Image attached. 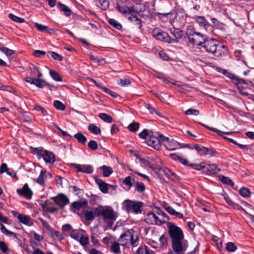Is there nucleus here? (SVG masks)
I'll use <instances>...</instances> for the list:
<instances>
[{
    "instance_id": "nucleus-6",
    "label": "nucleus",
    "mask_w": 254,
    "mask_h": 254,
    "mask_svg": "<svg viewBox=\"0 0 254 254\" xmlns=\"http://www.w3.org/2000/svg\"><path fill=\"white\" fill-rule=\"evenodd\" d=\"M133 0H118L116 3V8L123 15L134 12V6L132 5Z\"/></svg>"
},
{
    "instance_id": "nucleus-21",
    "label": "nucleus",
    "mask_w": 254,
    "mask_h": 254,
    "mask_svg": "<svg viewBox=\"0 0 254 254\" xmlns=\"http://www.w3.org/2000/svg\"><path fill=\"white\" fill-rule=\"evenodd\" d=\"M69 236L71 238H88L86 232L81 229L73 230Z\"/></svg>"
},
{
    "instance_id": "nucleus-53",
    "label": "nucleus",
    "mask_w": 254,
    "mask_h": 254,
    "mask_svg": "<svg viewBox=\"0 0 254 254\" xmlns=\"http://www.w3.org/2000/svg\"><path fill=\"white\" fill-rule=\"evenodd\" d=\"M54 106L57 109L60 110L61 111H64L65 109V105L61 101L58 100H56L54 102Z\"/></svg>"
},
{
    "instance_id": "nucleus-55",
    "label": "nucleus",
    "mask_w": 254,
    "mask_h": 254,
    "mask_svg": "<svg viewBox=\"0 0 254 254\" xmlns=\"http://www.w3.org/2000/svg\"><path fill=\"white\" fill-rule=\"evenodd\" d=\"M49 53L51 55L52 58H53L55 60H57L58 61H62L63 59V57L61 55H60L56 52H54L53 51H50V52H49Z\"/></svg>"
},
{
    "instance_id": "nucleus-61",
    "label": "nucleus",
    "mask_w": 254,
    "mask_h": 254,
    "mask_svg": "<svg viewBox=\"0 0 254 254\" xmlns=\"http://www.w3.org/2000/svg\"><path fill=\"white\" fill-rule=\"evenodd\" d=\"M0 250L4 253L8 252V248L5 243L0 241Z\"/></svg>"
},
{
    "instance_id": "nucleus-54",
    "label": "nucleus",
    "mask_w": 254,
    "mask_h": 254,
    "mask_svg": "<svg viewBox=\"0 0 254 254\" xmlns=\"http://www.w3.org/2000/svg\"><path fill=\"white\" fill-rule=\"evenodd\" d=\"M236 85H238V84L243 83L244 84H252V82L250 81H248L247 80H245L242 78H239L238 76H236V77L235 79V81L234 82Z\"/></svg>"
},
{
    "instance_id": "nucleus-64",
    "label": "nucleus",
    "mask_w": 254,
    "mask_h": 254,
    "mask_svg": "<svg viewBox=\"0 0 254 254\" xmlns=\"http://www.w3.org/2000/svg\"><path fill=\"white\" fill-rule=\"evenodd\" d=\"M62 230L64 233H71V231H72L71 226L68 224L64 225L62 227Z\"/></svg>"
},
{
    "instance_id": "nucleus-13",
    "label": "nucleus",
    "mask_w": 254,
    "mask_h": 254,
    "mask_svg": "<svg viewBox=\"0 0 254 254\" xmlns=\"http://www.w3.org/2000/svg\"><path fill=\"white\" fill-rule=\"evenodd\" d=\"M16 192L19 195L24 196L28 199H30L33 194L32 191L27 184H25L22 189H17Z\"/></svg>"
},
{
    "instance_id": "nucleus-59",
    "label": "nucleus",
    "mask_w": 254,
    "mask_h": 254,
    "mask_svg": "<svg viewBox=\"0 0 254 254\" xmlns=\"http://www.w3.org/2000/svg\"><path fill=\"white\" fill-rule=\"evenodd\" d=\"M199 111L195 109H189L185 112V114L187 115L198 116L199 115Z\"/></svg>"
},
{
    "instance_id": "nucleus-62",
    "label": "nucleus",
    "mask_w": 254,
    "mask_h": 254,
    "mask_svg": "<svg viewBox=\"0 0 254 254\" xmlns=\"http://www.w3.org/2000/svg\"><path fill=\"white\" fill-rule=\"evenodd\" d=\"M130 81L129 79L125 78V79H121L119 80L118 84L122 86H125L126 85H128L130 84Z\"/></svg>"
},
{
    "instance_id": "nucleus-24",
    "label": "nucleus",
    "mask_w": 254,
    "mask_h": 254,
    "mask_svg": "<svg viewBox=\"0 0 254 254\" xmlns=\"http://www.w3.org/2000/svg\"><path fill=\"white\" fill-rule=\"evenodd\" d=\"M96 183L98 184L99 187V189L100 190L104 193H106L108 192V184L105 182H103L101 179H97L96 180Z\"/></svg>"
},
{
    "instance_id": "nucleus-7",
    "label": "nucleus",
    "mask_w": 254,
    "mask_h": 254,
    "mask_svg": "<svg viewBox=\"0 0 254 254\" xmlns=\"http://www.w3.org/2000/svg\"><path fill=\"white\" fill-rule=\"evenodd\" d=\"M95 213H97L98 216H102L105 221H108L110 227H112L113 222L116 219L115 212L112 208L103 210L96 208Z\"/></svg>"
},
{
    "instance_id": "nucleus-23",
    "label": "nucleus",
    "mask_w": 254,
    "mask_h": 254,
    "mask_svg": "<svg viewBox=\"0 0 254 254\" xmlns=\"http://www.w3.org/2000/svg\"><path fill=\"white\" fill-rule=\"evenodd\" d=\"M217 71L220 73H222L223 75H225L226 77L232 79L233 83L235 81V79L237 76H235L233 73L230 72L226 69H222L220 67H217L216 69Z\"/></svg>"
},
{
    "instance_id": "nucleus-37",
    "label": "nucleus",
    "mask_w": 254,
    "mask_h": 254,
    "mask_svg": "<svg viewBox=\"0 0 254 254\" xmlns=\"http://www.w3.org/2000/svg\"><path fill=\"white\" fill-rule=\"evenodd\" d=\"M95 215H97V213H95V209L94 210L87 211L85 213V217L88 221L93 220Z\"/></svg>"
},
{
    "instance_id": "nucleus-46",
    "label": "nucleus",
    "mask_w": 254,
    "mask_h": 254,
    "mask_svg": "<svg viewBox=\"0 0 254 254\" xmlns=\"http://www.w3.org/2000/svg\"><path fill=\"white\" fill-rule=\"evenodd\" d=\"M109 23L111 25L113 26L114 27H115L118 30H120L122 28V25L118 21H117L116 20L114 19H110L109 20Z\"/></svg>"
},
{
    "instance_id": "nucleus-34",
    "label": "nucleus",
    "mask_w": 254,
    "mask_h": 254,
    "mask_svg": "<svg viewBox=\"0 0 254 254\" xmlns=\"http://www.w3.org/2000/svg\"><path fill=\"white\" fill-rule=\"evenodd\" d=\"M35 27L41 32H47V33H51V31H53V30L52 29H48V27L40 24L39 23H35Z\"/></svg>"
},
{
    "instance_id": "nucleus-10",
    "label": "nucleus",
    "mask_w": 254,
    "mask_h": 254,
    "mask_svg": "<svg viewBox=\"0 0 254 254\" xmlns=\"http://www.w3.org/2000/svg\"><path fill=\"white\" fill-rule=\"evenodd\" d=\"M146 222L153 225H161L165 223V220L161 219L156 213L153 211L149 212L145 219Z\"/></svg>"
},
{
    "instance_id": "nucleus-48",
    "label": "nucleus",
    "mask_w": 254,
    "mask_h": 254,
    "mask_svg": "<svg viewBox=\"0 0 254 254\" xmlns=\"http://www.w3.org/2000/svg\"><path fill=\"white\" fill-rule=\"evenodd\" d=\"M50 74L52 78L56 81H61L62 80L59 74L54 70H50Z\"/></svg>"
},
{
    "instance_id": "nucleus-27",
    "label": "nucleus",
    "mask_w": 254,
    "mask_h": 254,
    "mask_svg": "<svg viewBox=\"0 0 254 254\" xmlns=\"http://www.w3.org/2000/svg\"><path fill=\"white\" fill-rule=\"evenodd\" d=\"M138 254H155L152 250H149L147 246H143L140 247L137 250Z\"/></svg>"
},
{
    "instance_id": "nucleus-58",
    "label": "nucleus",
    "mask_w": 254,
    "mask_h": 254,
    "mask_svg": "<svg viewBox=\"0 0 254 254\" xmlns=\"http://www.w3.org/2000/svg\"><path fill=\"white\" fill-rule=\"evenodd\" d=\"M88 147L93 150H95L98 148V144L96 141L91 140L88 143Z\"/></svg>"
},
{
    "instance_id": "nucleus-30",
    "label": "nucleus",
    "mask_w": 254,
    "mask_h": 254,
    "mask_svg": "<svg viewBox=\"0 0 254 254\" xmlns=\"http://www.w3.org/2000/svg\"><path fill=\"white\" fill-rule=\"evenodd\" d=\"M87 205V202L86 201H84L83 202H73L71 204V207L73 209H74L76 210H79L81 208L86 206Z\"/></svg>"
},
{
    "instance_id": "nucleus-19",
    "label": "nucleus",
    "mask_w": 254,
    "mask_h": 254,
    "mask_svg": "<svg viewBox=\"0 0 254 254\" xmlns=\"http://www.w3.org/2000/svg\"><path fill=\"white\" fill-rule=\"evenodd\" d=\"M182 239H172V248L173 251L177 253V254H185L182 251H185L184 249L181 240Z\"/></svg>"
},
{
    "instance_id": "nucleus-57",
    "label": "nucleus",
    "mask_w": 254,
    "mask_h": 254,
    "mask_svg": "<svg viewBox=\"0 0 254 254\" xmlns=\"http://www.w3.org/2000/svg\"><path fill=\"white\" fill-rule=\"evenodd\" d=\"M164 207L170 214L174 215L176 211L171 206H169L167 203H165Z\"/></svg>"
},
{
    "instance_id": "nucleus-33",
    "label": "nucleus",
    "mask_w": 254,
    "mask_h": 254,
    "mask_svg": "<svg viewBox=\"0 0 254 254\" xmlns=\"http://www.w3.org/2000/svg\"><path fill=\"white\" fill-rule=\"evenodd\" d=\"M166 176L172 181H177L178 178L175 173L171 171L169 169H166L164 171Z\"/></svg>"
},
{
    "instance_id": "nucleus-52",
    "label": "nucleus",
    "mask_w": 254,
    "mask_h": 254,
    "mask_svg": "<svg viewBox=\"0 0 254 254\" xmlns=\"http://www.w3.org/2000/svg\"><path fill=\"white\" fill-rule=\"evenodd\" d=\"M134 231L132 229H129L127 231H126L123 234L121 235L120 238H124L125 237H127L128 238H133Z\"/></svg>"
},
{
    "instance_id": "nucleus-28",
    "label": "nucleus",
    "mask_w": 254,
    "mask_h": 254,
    "mask_svg": "<svg viewBox=\"0 0 254 254\" xmlns=\"http://www.w3.org/2000/svg\"><path fill=\"white\" fill-rule=\"evenodd\" d=\"M135 183V179L133 177H131L130 176H127L125 178V179L123 180V184L126 185L128 187V189H130L131 187H132Z\"/></svg>"
},
{
    "instance_id": "nucleus-43",
    "label": "nucleus",
    "mask_w": 254,
    "mask_h": 254,
    "mask_svg": "<svg viewBox=\"0 0 254 254\" xmlns=\"http://www.w3.org/2000/svg\"><path fill=\"white\" fill-rule=\"evenodd\" d=\"M1 231L7 237H16L15 234L12 232H10L6 229V228L2 224H0Z\"/></svg>"
},
{
    "instance_id": "nucleus-29",
    "label": "nucleus",
    "mask_w": 254,
    "mask_h": 254,
    "mask_svg": "<svg viewBox=\"0 0 254 254\" xmlns=\"http://www.w3.org/2000/svg\"><path fill=\"white\" fill-rule=\"evenodd\" d=\"M196 21L198 23L200 26L203 27L205 29L209 25L208 22L203 16H197L196 18Z\"/></svg>"
},
{
    "instance_id": "nucleus-25",
    "label": "nucleus",
    "mask_w": 254,
    "mask_h": 254,
    "mask_svg": "<svg viewBox=\"0 0 254 254\" xmlns=\"http://www.w3.org/2000/svg\"><path fill=\"white\" fill-rule=\"evenodd\" d=\"M41 205L45 211L54 213L57 211V209L52 206L50 203L48 201L44 202Z\"/></svg>"
},
{
    "instance_id": "nucleus-15",
    "label": "nucleus",
    "mask_w": 254,
    "mask_h": 254,
    "mask_svg": "<svg viewBox=\"0 0 254 254\" xmlns=\"http://www.w3.org/2000/svg\"><path fill=\"white\" fill-rule=\"evenodd\" d=\"M149 240L147 243L149 244L152 248H163L166 247L167 246V239H147Z\"/></svg>"
},
{
    "instance_id": "nucleus-51",
    "label": "nucleus",
    "mask_w": 254,
    "mask_h": 254,
    "mask_svg": "<svg viewBox=\"0 0 254 254\" xmlns=\"http://www.w3.org/2000/svg\"><path fill=\"white\" fill-rule=\"evenodd\" d=\"M8 17L10 19L13 20L14 21L17 22V23H23L25 21V20L24 18L19 17L13 14H11V13L9 14Z\"/></svg>"
},
{
    "instance_id": "nucleus-3",
    "label": "nucleus",
    "mask_w": 254,
    "mask_h": 254,
    "mask_svg": "<svg viewBox=\"0 0 254 254\" xmlns=\"http://www.w3.org/2000/svg\"><path fill=\"white\" fill-rule=\"evenodd\" d=\"M31 152L36 154L38 158L42 157L46 163H54L55 161V156L54 153L51 151L43 149L42 147H31Z\"/></svg>"
},
{
    "instance_id": "nucleus-38",
    "label": "nucleus",
    "mask_w": 254,
    "mask_h": 254,
    "mask_svg": "<svg viewBox=\"0 0 254 254\" xmlns=\"http://www.w3.org/2000/svg\"><path fill=\"white\" fill-rule=\"evenodd\" d=\"M153 211L156 213V214H157L161 219H163V220H165L166 219L167 220L169 219L166 214L163 212L159 207H155Z\"/></svg>"
},
{
    "instance_id": "nucleus-9",
    "label": "nucleus",
    "mask_w": 254,
    "mask_h": 254,
    "mask_svg": "<svg viewBox=\"0 0 254 254\" xmlns=\"http://www.w3.org/2000/svg\"><path fill=\"white\" fill-rule=\"evenodd\" d=\"M194 148L197 153L201 156L212 157L215 156L217 153L216 151L212 148H207L198 144H195L194 145Z\"/></svg>"
},
{
    "instance_id": "nucleus-12",
    "label": "nucleus",
    "mask_w": 254,
    "mask_h": 254,
    "mask_svg": "<svg viewBox=\"0 0 254 254\" xmlns=\"http://www.w3.org/2000/svg\"><path fill=\"white\" fill-rule=\"evenodd\" d=\"M206 39L203 34L197 32L192 37L189 38V41L194 45L202 46Z\"/></svg>"
},
{
    "instance_id": "nucleus-8",
    "label": "nucleus",
    "mask_w": 254,
    "mask_h": 254,
    "mask_svg": "<svg viewBox=\"0 0 254 254\" xmlns=\"http://www.w3.org/2000/svg\"><path fill=\"white\" fill-rule=\"evenodd\" d=\"M167 226L168 228V232L171 238H183V232L179 227L171 222H168Z\"/></svg>"
},
{
    "instance_id": "nucleus-63",
    "label": "nucleus",
    "mask_w": 254,
    "mask_h": 254,
    "mask_svg": "<svg viewBox=\"0 0 254 254\" xmlns=\"http://www.w3.org/2000/svg\"><path fill=\"white\" fill-rule=\"evenodd\" d=\"M196 32L194 31L193 29L191 28V27H188L187 28L186 34L189 39L190 37H192L194 34Z\"/></svg>"
},
{
    "instance_id": "nucleus-56",
    "label": "nucleus",
    "mask_w": 254,
    "mask_h": 254,
    "mask_svg": "<svg viewBox=\"0 0 254 254\" xmlns=\"http://www.w3.org/2000/svg\"><path fill=\"white\" fill-rule=\"evenodd\" d=\"M221 181L223 183L229 185L231 187L234 186V182L228 177L222 176L221 178Z\"/></svg>"
},
{
    "instance_id": "nucleus-5",
    "label": "nucleus",
    "mask_w": 254,
    "mask_h": 254,
    "mask_svg": "<svg viewBox=\"0 0 254 254\" xmlns=\"http://www.w3.org/2000/svg\"><path fill=\"white\" fill-rule=\"evenodd\" d=\"M142 203L140 201L125 200L122 203V208L127 212H133L135 214L141 213Z\"/></svg>"
},
{
    "instance_id": "nucleus-11",
    "label": "nucleus",
    "mask_w": 254,
    "mask_h": 254,
    "mask_svg": "<svg viewBox=\"0 0 254 254\" xmlns=\"http://www.w3.org/2000/svg\"><path fill=\"white\" fill-rule=\"evenodd\" d=\"M165 147L166 149L169 151H173L181 148L190 147L188 144L181 143L173 139L170 138Z\"/></svg>"
},
{
    "instance_id": "nucleus-26",
    "label": "nucleus",
    "mask_w": 254,
    "mask_h": 254,
    "mask_svg": "<svg viewBox=\"0 0 254 254\" xmlns=\"http://www.w3.org/2000/svg\"><path fill=\"white\" fill-rule=\"evenodd\" d=\"M128 20L133 23L138 28L140 29L142 26L141 20L136 15H133L127 17Z\"/></svg>"
},
{
    "instance_id": "nucleus-39",
    "label": "nucleus",
    "mask_w": 254,
    "mask_h": 254,
    "mask_svg": "<svg viewBox=\"0 0 254 254\" xmlns=\"http://www.w3.org/2000/svg\"><path fill=\"white\" fill-rule=\"evenodd\" d=\"M0 51L4 53L7 57L11 56L14 53V51L3 47L1 45H0Z\"/></svg>"
},
{
    "instance_id": "nucleus-17",
    "label": "nucleus",
    "mask_w": 254,
    "mask_h": 254,
    "mask_svg": "<svg viewBox=\"0 0 254 254\" xmlns=\"http://www.w3.org/2000/svg\"><path fill=\"white\" fill-rule=\"evenodd\" d=\"M153 35L157 39L164 40L170 43L171 37L166 32L160 31L159 29H155L153 31Z\"/></svg>"
},
{
    "instance_id": "nucleus-16",
    "label": "nucleus",
    "mask_w": 254,
    "mask_h": 254,
    "mask_svg": "<svg viewBox=\"0 0 254 254\" xmlns=\"http://www.w3.org/2000/svg\"><path fill=\"white\" fill-rule=\"evenodd\" d=\"M169 31L171 34H172L174 37V38H172L171 37L170 43H178L179 40L182 38L183 36V32L179 28H176L173 27L169 29Z\"/></svg>"
},
{
    "instance_id": "nucleus-60",
    "label": "nucleus",
    "mask_w": 254,
    "mask_h": 254,
    "mask_svg": "<svg viewBox=\"0 0 254 254\" xmlns=\"http://www.w3.org/2000/svg\"><path fill=\"white\" fill-rule=\"evenodd\" d=\"M90 59L94 62L95 63H98L99 64H102L103 63H105V59H99L98 58L96 57L93 55L90 56Z\"/></svg>"
},
{
    "instance_id": "nucleus-41",
    "label": "nucleus",
    "mask_w": 254,
    "mask_h": 254,
    "mask_svg": "<svg viewBox=\"0 0 254 254\" xmlns=\"http://www.w3.org/2000/svg\"><path fill=\"white\" fill-rule=\"evenodd\" d=\"M98 116L101 120L105 122L111 123L113 121L112 117L106 113H100Z\"/></svg>"
},
{
    "instance_id": "nucleus-44",
    "label": "nucleus",
    "mask_w": 254,
    "mask_h": 254,
    "mask_svg": "<svg viewBox=\"0 0 254 254\" xmlns=\"http://www.w3.org/2000/svg\"><path fill=\"white\" fill-rule=\"evenodd\" d=\"M59 5L61 8L62 10L64 12L65 15L67 16H69L71 14V10L66 5L59 2L58 3Z\"/></svg>"
},
{
    "instance_id": "nucleus-47",
    "label": "nucleus",
    "mask_w": 254,
    "mask_h": 254,
    "mask_svg": "<svg viewBox=\"0 0 254 254\" xmlns=\"http://www.w3.org/2000/svg\"><path fill=\"white\" fill-rule=\"evenodd\" d=\"M237 246L232 242H228L226 245V250L229 252H234L237 250Z\"/></svg>"
},
{
    "instance_id": "nucleus-2",
    "label": "nucleus",
    "mask_w": 254,
    "mask_h": 254,
    "mask_svg": "<svg viewBox=\"0 0 254 254\" xmlns=\"http://www.w3.org/2000/svg\"><path fill=\"white\" fill-rule=\"evenodd\" d=\"M202 47L205 50L215 57H221L226 54L227 49L224 45H221L216 39H206Z\"/></svg>"
},
{
    "instance_id": "nucleus-40",
    "label": "nucleus",
    "mask_w": 254,
    "mask_h": 254,
    "mask_svg": "<svg viewBox=\"0 0 254 254\" xmlns=\"http://www.w3.org/2000/svg\"><path fill=\"white\" fill-rule=\"evenodd\" d=\"M74 137L77 140L79 143L84 144L87 141V138L82 133L78 132L74 135Z\"/></svg>"
},
{
    "instance_id": "nucleus-1",
    "label": "nucleus",
    "mask_w": 254,
    "mask_h": 254,
    "mask_svg": "<svg viewBox=\"0 0 254 254\" xmlns=\"http://www.w3.org/2000/svg\"><path fill=\"white\" fill-rule=\"evenodd\" d=\"M138 136L140 138L144 139L148 145L157 150L160 149L161 144L165 146L170 139L162 134L156 133L155 135L151 130L147 129H143L139 133Z\"/></svg>"
},
{
    "instance_id": "nucleus-20",
    "label": "nucleus",
    "mask_w": 254,
    "mask_h": 254,
    "mask_svg": "<svg viewBox=\"0 0 254 254\" xmlns=\"http://www.w3.org/2000/svg\"><path fill=\"white\" fill-rule=\"evenodd\" d=\"M25 80L26 82L34 84L39 88H43L46 85H48L45 80L41 79H35L30 77H26L25 78Z\"/></svg>"
},
{
    "instance_id": "nucleus-35",
    "label": "nucleus",
    "mask_w": 254,
    "mask_h": 254,
    "mask_svg": "<svg viewBox=\"0 0 254 254\" xmlns=\"http://www.w3.org/2000/svg\"><path fill=\"white\" fill-rule=\"evenodd\" d=\"M101 168L103 170V175L105 177L110 176L113 172L112 168L106 165L102 166Z\"/></svg>"
},
{
    "instance_id": "nucleus-32",
    "label": "nucleus",
    "mask_w": 254,
    "mask_h": 254,
    "mask_svg": "<svg viewBox=\"0 0 254 254\" xmlns=\"http://www.w3.org/2000/svg\"><path fill=\"white\" fill-rule=\"evenodd\" d=\"M88 130L94 134H100L101 133L100 128L94 124H90L88 127Z\"/></svg>"
},
{
    "instance_id": "nucleus-42",
    "label": "nucleus",
    "mask_w": 254,
    "mask_h": 254,
    "mask_svg": "<svg viewBox=\"0 0 254 254\" xmlns=\"http://www.w3.org/2000/svg\"><path fill=\"white\" fill-rule=\"evenodd\" d=\"M200 124L201 125H202V126H203L204 127H206V128L208 129L209 130H211L213 132H215L216 133H217L219 135H221V134L222 133H224V134H229L230 133V132H223V131H221V130L216 128H214V127H208L202 123H200Z\"/></svg>"
},
{
    "instance_id": "nucleus-45",
    "label": "nucleus",
    "mask_w": 254,
    "mask_h": 254,
    "mask_svg": "<svg viewBox=\"0 0 254 254\" xmlns=\"http://www.w3.org/2000/svg\"><path fill=\"white\" fill-rule=\"evenodd\" d=\"M239 193L241 195L245 197H248L250 196L251 195V191L250 190L245 187L242 188L239 191Z\"/></svg>"
},
{
    "instance_id": "nucleus-14",
    "label": "nucleus",
    "mask_w": 254,
    "mask_h": 254,
    "mask_svg": "<svg viewBox=\"0 0 254 254\" xmlns=\"http://www.w3.org/2000/svg\"><path fill=\"white\" fill-rule=\"evenodd\" d=\"M71 166L76 169L77 172L91 174L93 172V167L90 165H80L72 163Z\"/></svg>"
},
{
    "instance_id": "nucleus-36",
    "label": "nucleus",
    "mask_w": 254,
    "mask_h": 254,
    "mask_svg": "<svg viewBox=\"0 0 254 254\" xmlns=\"http://www.w3.org/2000/svg\"><path fill=\"white\" fill-rule=\"evenodd\" d=\"M134 187L136 190L139 193H142L145 190V186L141 182H135Z\"/></svg>"
},
{
    "instance_id": "nucleus-49",
    "label": "nucleus",
    "mask_w": 254,
    "mask_h": 254,
    "mask_svg": "<svg viewBox=\"0 0 254 254\" xmlns=\"http://www.w3.org/2000/svg\"><path fill=\"white\" fill-rule=\"evenodd\" d=\"M213 241V244L217 246L219 251H221L223 250V242L222 239H212Z\"/></svg>"
},
{
    "instance_id": "nucleus-4",
    "label": "nucleus",
    "mask_w": 254,
    "mask_h": 254,
    "mask_svg": "<svg viewBox=\"0 0 254 254\" xmlns=\"http://www.w3.org/2000/svg\"><path fill=\"white\" fill-rule=\"evenodd\" d=\"M190 167L194 168L195 170L201 171L207 175L216 174L219 173L220 171V169H219L216 165H205V164L203 162H202L200 164L191 163L190 165Z\"/></svg>"
},
{
    "instance_id": "nucleus-50",
    "label": "nucleus",
    "mask_w": 254,
    "mask_h": 254,
    "mask_svg": "<svg viewBox=\"0 0 254 254\" xmlns=\"http://www.w3.org/2000/svg\"><path fill=\"white\" fill-rule=\"evenodd\" d=\"M139 127V124L138 123L134 122L129 125L128 129L131 132H135Z\"/></svg>"
},
{
    "instance_id": "nucleus-18",
    "label": "nucleus",
    "mask_w": 254,
    "mask_h": 254,
    "mask_svg": "<svg viewBox=\"0 0 254 254\" xmlns=\"http://www.w3.org/2000/svg\"><path fill=\"white\" fill-rule=\"evenodd\" d=\"M55 202L61 208H63L66 205L69 203V199L64 194H61L54 197Z\"/></svg>"
},
{
    "instance_id": "nucleus-22",
    "label": "nucleus",
    "mask_w": 254,
    "mask_h": 254,
    "mask_svg": "<svg viewBox=\"0 0 254 254\" xmlns=\"http://www.w3.org/2000/svg\"><path fill=\"white\" fill-rule=\"evenodd\" d=\"M18 220L22 223L30 226L32 225V221L29 216L22 214H19L17 216Z\"/></svg>"
},
{
    "instance_id": "nucleus-31",
    "label": "nucleus",
    "mask_w": 254,
    "mask_h": 254,
    "mask_svg": "<svg viewBox=\"0 0 254 254\" xmlns=\"http://www.w3.org/2000/svg\"><path fill=\"white\" fill-rule=\"evenodd\" d=\"M111 251L115 254H120L121 252L119 242H114L111 246Z\"/></svg>"
}]
</instances>
